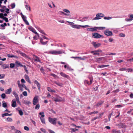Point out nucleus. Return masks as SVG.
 Wrapping results in <instances>:
<instances>
[{"label": "nucleus", "instance_id": "nucleus-26", "mask_svg": "<svg viewBox=\"0 0 133 133\" xmlns=\"http://www.w3.org/2000/svg\"><path fill=\"white\" fill-rule=\"evenodd\" d=\"M40 42L42 44L44 45L47 43V41H45L43 40V38H41Z\"/></svg>", "mask_w": 133, "mask_h": 133}, {"label": "nucleus", "instance_id": "nucleus-36", "mask_svg": "<svg viewBox=\"0 0 133 133\" xmlns=\"http://www.w3.org/2000/svg\"><path fill=\"white\" fill-rule=\"evenodd\" d=\"M92 79H90V82L89 83L87 80L85 81L84 82L85 83H87L88 85H90L92 83Z\"/></svg>", "mask_w": 133, "mask_h": 133}, {"label": "nucleus", "instance_id": "nucleus-13", "mask_svg": "<svg viewBox=\"0 0 133 133\" xmlns=\"http://www.w3.org/2000/svg\"><path fill=\"white\" fill-rule=\"evenodd\" d=\"M11 105L13 108L16 107L17 106L16 102L15 99H13L11 101Z\"/></svg>", "mask_w": 133, "mask_h": 133}, {"label": "nucleus", "instance_id": "nucleus-17", "mask_svg": "<svg viewBox=\"0 0 133 133\" xmlns=\"http://www.w3.org/2000/svg\"><path fill=\"white\" fill-rule=\"evenodd\" d=\"M0 7L2 8V9H0V11L2 12H4L5 11V10L6 9V7L4 5H2V6Z\"/></svg>", "mask_w": 133, "mask_h": 133}, {"label": "nucleus", "instance_id": "nucleus-2", "mask_svg": "<svg viewBox=\"0 0 133 133\" xmlns=\"http://www.w3.org/2000/svg\"><path fill=\"white\" fill-rule=\"evenodd\" d=\"M66 22L69 24V25H70L71 27L74 28L79 29L81 27H83V25L75 24L73 22H71L68 21H66Z\"/></svg>", "mask_w": 133, "mask_h": 133}, {"label": "nucleus", "instance_id": "nucleus-34", "mask_svg": "<svg viewBox=\"0 0 133 133\" xmlns=\"http://www.w3.org/2000/svg\"><path fill=\"white\" fill-rule=\"evenodd\" d=\"M17 52L20 54L22 56L24 57H28L25 54L23 53L22 52L20 51H17Z\"/></svg>", "mask_w": 133, "mask_h": 133}, {"label": "nucleus", "instance_id": "nucleus-25", "mask_svg": "<svg viewBox=\"0 0 133 133\" xmlns=\"http://www.w3.org/2000/svg\"><path fill=\"white\" fill-rule=\"evenodd\" d=\"M12 115L11 114H9L7 113L2 114L1 115L2 117H3L5 116H11Z\"/></svg>", "mask_w": 133, "mask_h": 133}, {"label": "nucleus", "instance_id": "nucleus-3", "mask_svg": "<svg viewBox=\"0 0 133 133\" xmlns=\"http://www.w3.org/2000/svg\"><path fill=\"white\" fill-rule=\"evenodd\" d=\"M92 37L94 38L98 39L100 38H103L104 36L103 35H101L99 34L96 33H93L92 34Z\"/></svg>", "mask_w": 133, "mask_h": 133}, {"label": "nucleus", "instance_id": "nucleus-31", "mask_svg": "<svg viewBox=\"0 0 133 133\" xmlns=\"http://www.w3.org/2000/svg\"><path fill=\"white\" fill-rule=\"evenodd\" d=\"M47 90H48L50 92H56L55 90L52 89H51V88H50L49 87L47 88Z\"/></svg>", "mask_w": 133, "mask_h": 133}, {"label": "nucleus", "instance_id": "nucleus-48", "mask_svg": "<svg viewBox=\"0 0 133 133\" xmlns=\"http://www.w3.org/2000/svg\"><path fill=\"white\" fill-rule=\"evenodd\" d=\"M5 76V75L4 74H0V79L3 78Z\"/></svg>", "mask_w": 133, "mask_h": 133}, {"label": "nucleus", "instance_id": "nucleus-60", "mask_svg": "<svg viewBox=\"0 0 133 133\" xmlns=\"http://www.w3.org/2000/svg\"><path fill=\"white\" fill-rule=\"evenodd\" d=\"M18 111L19 112V114L20 115H22L23 114V113L22 111L21 110H19Z\"/></svg>", "mask_w": 133, "mask_h": 133}, {"label": "nucleus", "instance_id": "nucleus-33", "mask_svg": "<svg viewBox=\"0 0 133 133\" xmlns=\"http://www.w3.org/2000/svg\"><path fill=\"white\" fill-rule=\"evenodd\" d=\"M49 53L53 55H56V51L53 50L49 52Z\"/></svg>", "mask_w": 133, "mask_h": 133}, {"label": "nucleus", "instance_id": "nucleus-53", "mask_svg": "<svg viewBox=\"0 0 133 133\" xmlns=\"http://www.w3.org/2000/svg\"><path fill=\"white\" fill-rule=\"evenodd\" d=\"M23 66L24 67V70H25V71L26 72V73H28V71L27 69L26 66L25 65H24V66L23 65V66Z\"/></svg>", "mask_w": 133, "mask_h": 133}, {"label": "nucleus", "instance_id": "nucleus-58", "mask_svg": "<svg viewBox=\"0 0 133 133\" xmlns=\"http://www.w3.org/2000/svg\"><path fill=\"white\" fill-rule=\"evenodd\" d=\"M15 133H22L20 131L17 129L15 130Z\"/></svg>", "mask_w": 133, "mask_h": 133}, {"label": "nucleus", "instance_id": "nucleus-52", "mask_svg": "<svg viewBox=\"0 0 133 133\" xmlns=\"http://www.w3.org/2000/svg\"><path fill=\"white\" fill-rule=\"evenodd\" d=\"M35 61H39V58L37 57L36 56H35Z\"/></svg>", "mask_w": 133, "mask_h": 133}, {"label": "nucleus", "instance_id": "nucleus-49", "mask_svg": "<svg viewBox=\"0 0 133 133\" xmlns=\"http://www.w3.org/2000/svg\"><path fill=\"white\" fill-rule=\"evenodd\" d=\"M98 112L97 111H94L93 112H91L89 113V115H92L93 114H97L98 113Z\"/></svg>", "mask_w": 133, "mask_h": 133}, {"label": "nucleus", "instance_id": "nucleus-50", "mask_svg": "<svg viewBox=\"0 0 133 133\" xmlns=\"http://www.w3.org/2000/svg\"><path fill=\"white\" fill-rule=\"evenodd\" d=\"M22 94L24 96H27V92L26 91H24L22 92Z\"/></svg>", "mask_w": 133, "mask_h": 133}, {"label": "nucleus", "instance_id": "nucleus-44", "mask_svg": "<svg viewBox=\"0 0 133 133\" xmlns=\"http://www.w3.org/2000/svg\"><path fill=\"white\" fill-rule=\"evenodd\" d=\"M8 57H15V58H18L17 57V56H14V55H10V54L8 55Z\"/></svg>", "mask_w": 133, "mask_h": 133}, {"label": "nucleus", "instance_id": "nucleus-16", "mask_svg": "<svg viewBox=\"0 0 133 133\" xmlns=\"http://www.w3.org/2000/svg\"><path fill=\"white\" fill-rule=\"evenodd\" d=\"M1 66L3 69L8 68H9V65L6 64H3Z\"/></svg>", "mask_w": 133, "mask_h": 133}, {"label": "nucleus", "instance_id": "nucleus-18", "mask_svg": "<svg viewBox=\"0 0 133 133\" xmlns=\"http://www.w3.org/2000/svg\"><path fill=\"white\" fill-rule=\"evenodd\" d=\"M24 77L27 81L29 83H31V82L30 80L29 77L28 75H25L24 76Z\"/></svg>", "mask_w": 133, "mask_h": 133}, {"label": "nucleus", "instance_id": "nucleus-56", "mask_svg": "<svg viewBox=\"0 0 133 133\" xmlns=\"http://www.w3.org/2000/svg\"><path fill=\"white\" fill-rule=\"evenodd\" d=\"M5 96L6 95L4 93L2 94L1 95V97L2 98L4 99L5 98Z\"/></svg>", "mask_w": 133, "mask_h": 133}, {"label": "nucleus", "instance_id": "nucleus-15", "mask_svg": "<svg viewBox=\"0 0 133 133\" xmlns=\"http://www.w3.org/2000/svg\"><path fill=\"white\" fill-rule=\"evenodd\" d=\"M20 90L21 91H23V88H25L26 86L25 84H22V85L18 86Z\"/></svg>", "mask_w": 133, "mask_h": 133}, {"label": "nucleus", "instance_id": "nucleus-62", "mask_svg": "<svg viewBox=\"0 0 133 133\" xmlns=\"http://www.w3.org/2000/svg\"><path fill=\"white\" fill-rule=\"evenodd\" d=\"M119 70L121 71H123L126 70V69L125 68H120L119 69Z\"/></svg>", "mask_w": 133, "mask_h": 133}, {"label": "nucleus", "instance_id": "nucleus-54", "mask_svg": "<svg viewBox=\"0 0 133 133\" xmlns=\"http://www.w3.org/2000/svg\"><path fill=\"white\" fill-rule=\"evenodd\" d=\"M125 35L124 34L121 33L119 35V36L121 37H124Z\"/></svg>", "mask_w": 133, "mask_h": 133}, {"label": "nucleus", "instance_id": "nucleus-5", "mask_svg": "<svg viewBox=\"0 0 133 133\" xmlns=\"http://www.w3.org/2000/svg\"><path fill=\"white\" fill-rule=\"evenodd\" d=\"M57 119L56 118H52L50 117L49 118V121L52 124L55 125L56 123V121Z\"/></svg>", "mask_w": 133, "mask_h": 133}, {"label": "nucleus", "instance_id": "nucleus-24", "mask_svg": "<svg viewBox=\"0 0 133 133\" xmlns=\"http://www.w3.org/2000/svg\"><path fill=\"white\" fill-rule=\"evenodd\" d=\"M36 35L34 37V38L35 39H37L39 38V36L37 32V33H35Z\"/></svg>", "mask_w": 133, "mask_h": 133}, {"label": "nucleus", "instance_id": "nucleus-6", "mask_svg": "<svg viewBox=\"0 0 133 133\" xmlns=\"http://www.w3.org/2000/svg\"><path fill=\"white\" fill-rule=\"evenodd\" d=\"M54 99L55 101L56 102H60L62 101H65V99L64 98L59 97L54 98Z\"/></svg>", "mask_w": 133, "mask_h": 133}, {"label": "nucleus", "instance_id": "nucleus-14", "mask_svg": "<svg viewBox=\"0 0 133 133\" xmlns=\"http://www.w3.org/2000/svg\"><path fill=\"white\" fill-rule=\"evenodd\" d=\"M87 30L89 31H97L96 27H95L92 28H88Z\"/></svg>", "mask_w": 133, "mask_h": 133}, {"label": "nucleus", "instance_id": "nucleus-1", "mask_svg": "<svg viewBox=\"0 0 133 133\" xmlns=\"http://www.w3.org/2000/svg\"><path fill=\"white\" fill-rule=\"evenodd\" d=\"M63 12L62 11H59L58 13L61 15H64L69 17V18L72 19L71 17V13L70 11L66 9H63Z\"/></svg>", "mask_w": 133, "mask_h": 133}, {"label": "nucleus", "instance_id": "nucleus-45", "mask_svg": "<svg viewBox=\"0 0 133 133\" xmlns=\"http://www.w3.org/2000/svg\"><path fill=\"white\" fill-rule=\"evenodd\" d=\"M55 83L58 86H62L63 84L62 83H59L57 82H55Z\"/></svg>", "mask_w": 133, "mask_h": 133}, {"label": "nucleus", "instance_id": "nucleus-61", "mask_svg": "<svg viewBox=\"0 0 133 133\" xmlns=\"http://www.w3.org/2000/svg\"><path fill=\"white\" fill-rule=\"evenodd\" d=\"M126 70L127 72H131L132 71V69H126Z\"/></svg>", "mask_w": 133, "mask_h": 133}, {"label": "nucleus", "instance_id": "nucleus-57", "mask_svg": "<svg viewBox=\"0 0 133 133\" xmlns=\"http://www.w3.org/2000/svg\"><path fill=\"white\" fill-rule=\"evenodd\" d=\"M10 67L11 68H13L15 66V64L14 63H11L10 64Z\"/></svg>", "mask_w": 133, "mask_h": 133}, {"label": "nucleus", "instance_id": "nucleus-4", "mask_svg": "<svg viewBox=\"0 0 133 133\" xmlns=\"http://www.w3.org/2000/svg\"><path fill=\"white\" fill-rule=\"evenodd\" d=\"M96 17L94 18L93 20L99 19L101 18V17H104V15L102 13H98L96 14Z\"/></svg>", "mask_w": 133, "mask_h": 133}, {"label": "nucleus", "instance_id": "nucleus-27", "mask_svg": "<svg viewBox=\"0 0 133 133\" xmlns=\"http://www.w3.org/2000/svg\"><path fill=\"white\" fill-rule=\"evenodd\" d=\"M109 66V65H99L97 66L98 68H103L106 67L108 66Z\"/></svg>", "mask_w": 133, "mask_h": 133}, {"label": "nucleus", "instance_id": "nucleus-38", "mask_svg": "<svg viewBox=\"0 0 133 133\" xmlns=\"http://www.w3.org/2000/svg\"><path fill=\"white\" fill-rule=\"evenodd\" d=\"M112 133H119L120 131L118 130H116L114 129L112 130Z\"/></svg>", "mask_w": 133, "mask_h": 133}, {"label": "nucleus", "instance_id": "nucleus-41", "mask_svg": "<svg viewBox=\"0 0 133 133\" xmlns=\"http://www.w3.org/2000/svg\"><path fill=\"white\" fill-rule=\"evenodd\" d=\"M112 18V17H104V19L105 20H110Z\"/></svg>", "mask_w": 133, "mask_h": 133}, {"label": "nucleus", "instance_id": "nucleus-51", "mask_svg": "<svg viewBox=\"0 0 133 133\" xmlns=\"http://www.w3.org/2000/svg\"><path fill=\"white\" fill-rule=\"evenodd\" d=\"M39 104H37L35 107V109H39Z\"/></svg>", "mask_w": 133, "mask_h": 133}, {"label": "nucleus", "instance_id": "nucleus-9", "mask_svg": "<svg viewBox=\"0 0 133 133\" xmlns=\"http://www.w3.org/2000/svg\"><path fill=\"white\" fill-rule=\"evenodd\" d=\"M38 101V97L36 96L34 98L32 101L33 104L34 105H36Z\"/></svg>", "mask_w": 133, "mask_h": 133}, {"label": "nucleus", "instance_id": "nucleus-29", "mask_svg": "<svg viewBox=\"0 0 133 133\" xmlns=\"http://www.w3.org/2000/svg\"><path fill=\"white\" fill-rule=\"evenodd\" d=\"M15 64L17 66H23V65H21V64L20 63L17 61H16L15 62Z\"/></svg>", "mask_w": 133, "mask_h": 133}, {"label": "nucleus", "instance_id": "nucleus-21", "mask_svg": "<svg viewBox=\"0 0 133 133\" xmlns=\"http://www.w3.org/2000/svg\"><path fill=\"white\" fill-rule=\"evenodd\" d=\"M28 29L31 31H32L34 33H37V32L33 28L31 27H29Z\"/></svg>", "mask_w": 133, "mask_h": 133}, {"label": "nucleus", "instance_id": "nucleus-37", "mask_svg": "<svg viewBox=\"0 0 133 133\" xmlns=\"http://www.w3.org/2000/svg\"><path fill=\"white\" fill-rule=\"evenodd\" d=\"M5 121L6 122H11L12 121V119L11 118L8 117L5 119Z\"/></svg>", "mask_w": 133, "mask_h": 133}, {"label": "nucleus", "instance_id": "nucleus-23", "mask_svg": "<svg viewBox=\"0 0 133 133\" xmlns=\"http://www.w3.org/2000/svg\"><path fill=\"white\" fill-rule=\"evenodd\" d=\"M34 83L35 84H36L38 87V89L39 90L40 88V84L36 80L35 81Z\"/></svg>", "mask_w": 133, "mask_h": 133}, {"label": "nucleus", "instance_id": "nucleus-63", "mask_svg": "<svg viewBox=\"0 0 133 133\" xmlns=\"http://www.w3.org/2000/svg\"><path fill=\"white\" fill-rule=\"evenodd\" d=\"M1 83L3 84H5V82L3 80H1L0 81Z\"/></svg>", "mask_w": 133, "mask_h": 133}, {"label": "nucleus", "instance_id": "nucleus-12", "mask_svg": "<svg viewBox=\"0 0 133 133\" xmlns=\"http://www.w3.org/2000/svg\"><path fill=\"white\" fill-rule=\"evenodd\" d=\"M102 51L100 49H99L95 51H91V53L93 54L94 55H98L99 54V52H102Z\"/></svg>", "mask_w": 133, "mask_h": 133}, {"label": "nucleus", "instance_id": "nucleus-64", "mask_svg": "<svg viewBox=\"0 0 133 133\" xmlns=\"http://www.w3.org/2000/svg\"><path fill=\"white\" fill-rule=\"evenodd\" d=\"M24 129L25 130H27V131H28L29 130V128L27 126H25L24 127Z\"/></svg>", "mask_w": 133, "mask_h": 133}, {"label": "nucleus", "instance_id": "nucleus-46", "mask_svg": "<svg viewBox=\"0 0 133 133\" xmlns=\"http://www.w3.org/2000/svg\"><path fill=\"white\" fill-rule=\"evenodd\" d=\"M40 119L42 123L43 124H45V121L44 119L43 118H41Z\"/></svg>", "mask_w": 133, "mask_h": 133}, {"label": "nucleus", "instance_id": "nucleus-32", "mask_svg": "<svg viewBox=\"0 0 133 133\" xmlns=\"http://www.w3.org/2000/svg\"><path fill=\"white\" fill-rule=\"evenodd\" d=\"M105 28L104 27H96L97 30H103Z\"/></svg>", "mask_w": 133, "mask_h": 133}, {"label": "nucleus", "instance_id": "nucleus-30", "mask_svg": "<svg viewBox=\"0 0 133 133\" xmlns=\"http://www.w3.org/2000/svg\"><path fill=\"white\" fill-rule=\"evenodd\" d=\"M71 58L76 59L78 60H81L82 59V58L80 57H72Z\"/></svg>", "mask_w": 133, "mask_h": 133}, {"label": "nucleus", "instance_id": "nucleus-59", "mask_svg": "<svg viewBox=\"0 0 133 133\" xmlns=\"http://www.w3.org/2000/svg\"><path fill=\"white\" fill-rule=\"evenodd\" d=\"M5 12L6 13L8 14L9 12V9L8 8H6L5 10Z\"/></svg>", "mask_w": 133, "mask_h": 133}, {"label": "nucleus", "instance_id": "nucleus-35", "mask_svg": "<svg viewBox=\"0 0 133 133\" xmlns=\"http://www.w3.org/2000/svg\"><path fill=\"white\" fill-rule=\"evenodd\" d=\"M39 114L40 116V118H43L45 116L44 115V113L43 112H41L39 113Z\"/></svg>", "mask_w": 133, "mask_h": 133}, {"label": "nucleus", "instance_id": "nucleus-11", "mask_svg": "<svg viewBox=\"0 0 133 133\" xmlns=\"http://www.w3.org/2000/svg\"><path fill=\"white\" fill-rule=\"evenodd\" d=\"M104 33L105 35L107 36H111L113 35L112 32L108 30L105 31L104 32Z\"/></svg>", "mask_w": 133, "mask_h": 133}, {"label": "nucleus", "instance_id": "nucleus-55", "mask_svg": "<svg viewBox=\"0 0 133 133\" xmlns=\"http://www.w3.org/2000/svg\"><path fill=\"white\" fill-rule=\"evenodd\" d=\"M11 6L12 8L13 9L15 7V5L14 3H13L11 4Z\"/></svg>", "mask_w": 133, "mask_h": 133}, {"label": "nucleus", "instance_id": "nucleus-40", "mask_svg": "<svg viewBox=\"0 0 133 133\" xmlns=\"http://www.w3.org/2000/svg\"><path fill=\"white\" fill-rule=\"evenodd\" d=\"M2 106L4 108H6L7 106V104L6 103L4 102V101L2 102Z\"/></svg>", "mask_w": 133, "mask_h": 133}, {"label": "nucleus", "instance_id": "nucleus-42", "mask_svg": "<svg viewBox=\"0 0 133 133\" xmlns=\"http://www.w3.org/2000/svg\"><path fill=\"white\" fill-rule=\"evenodd\" d=\"M70 130H71V132H74L76 131H77L78 130V129H74V128H71L70 129Z\"/></svg>", "mask_w": 133, "mask_h": 133}, {"label": "nucleus", "instance_id": "nucleus-7", "mask_svg": "<svg viewBox=\"0 0 133 133\" xmlns=\"http://www.w3.org/2000/svg\"><path fill=\"white\" fill-rule=\"evenodd\" d=\"M129 18H126L125 21L127 22H130L133 20V14H130L128 15Z\"/></svg>", "mask_w": 133, "mask_h": 133}, {"label": "nucleus", "instance_id": "nucleus-28", "mask_svg": "<svg viewBox=\"0 0 133 133\" xmlns=\"http://www.w3.org/2000/svg\"><path fill=\"white\" fill-rule=\"evenodd\" d=\"M23 103L27 105H28L31 103V102H30L28 101L25 100H24L23 101Z\"/></svg>", "mask_w": 133, "mask_h": 133}, {"label": "nucleus", "instance_id": "nucleus-47", "mask_svg": "<svg viewBox=\"0 0 133 133\" xmlns=\"http://www.w3.org/2000/svg\"><path fill=\"white\" fill-rule=\"evenodd\" d=\"M40 130L43 132L45 133L46 132V131L45 129L43 128H41L40 129Z\"/></svg>", "mask_w": 133, "mask_h": 133}, {"label": "nucleus", "instance_id": "nucleus-19", "mask_svg": "<svg viewBox=\"0 0 133 133\" xmlns=\"http://www.w3.org/2000/svg\"><path fill=\"white\" fill-rule=\"evenodd\" d=\"M12 91V89L11 88H10L9 89H7L5 91V94H10Z\"/></svg>", "mask_w": 133, "mask_h": 133}, {"label": "nucleus", "instance_id": "nucleus-8", "mask_svg": "<svg viewBox=\"0 0 133 133\" xmlns=\"http://www.w3.org/2000/svg\"><path fill=\"white\" fill-rule=\"evenodd\" d=\"M91 43L93 46L95 48H98L101 45V44L100 43H98L95 42H92Z\"/></svg>", "mask_w": 133, "mask_h": 133}, {"label": "nucleus", "instance_id": "nucleus-22", "mask_svg": "<svg viewBox=\"0 0 133 133\" xmlns=\"http://www.w3.org/2000/svg\"><path fill=\"white\" fill-rule=\"evenodd\" d=\"M25 6L26 10L29 11H31L30 7L28 5H25Z\"/></svg>", "mask_w": 133, "mask_h": 133}, {"label": "nucleus", "instance_id": "nucleus-43", "mask_svg": "<svg viewBox=\"0 0 133 133\" xmlns=\"http://www.w3.org/2000/svg\"><path fill=\"white\" fill-rule=\"evenodd\" d=\"M60 74L62 76H63V77H68V76L66 75H65L63 72H61L60 73Z\"/></svg>", "mask_w": 133, "mask_h": 133}, {"label": "nucleus", "instance_id": "nucleus-10", "mask_svg": "<svg viewBox=\"0 0 133 133\" xmlns=\"http://www.w3.org/2000/svg\"><path fill=\"white\" fill-rule=\"evenodd\" d=\"M13 94L15 96L16 98V100L17 101V103L20 104V102L19 101V98L18 97V96L17 94L14 91L13 92Z\"/></svg>", "mask_w": 133, "mask_h": 133}, {"label": "nucleus", "instance_id": "nucleus-39", "mask_svg": "<svg viewBox=\"0 0 133 133\" xmlns=\"http://www.w3.org/2000/svg\"><path fill=\"white\" fill-rule=\"evenodd\" d=\"M104 57H102L99 58H97L96 59V61L97 62H99L100 61L102 60L104 58Z\"/></svg>", "mask_w": 133, "mask_h": 133}, {"label": "nucleus", "instance_id": "nucleus-20", "mask_svg": "<svg viewBox=\"0 0 133 133\" xmlns=\"http://www.w3.org/2000/svg\"><path fill=\"white\" fill-rule=\"evenodd\" d=\"M62 53H65V51L63 50L56 51V55L61 54Z\"/></svg>", "mask_w": 133, "mask_h": 133}]
</instances>
